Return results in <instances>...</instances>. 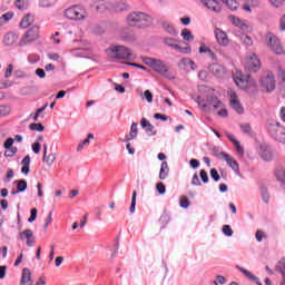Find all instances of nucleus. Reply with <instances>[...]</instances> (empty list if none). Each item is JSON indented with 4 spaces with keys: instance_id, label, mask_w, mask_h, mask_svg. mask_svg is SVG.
<instances>
[{
    "instance_id": "f257e3e1",
    "label": "nucleus",
    "mask_w": 285,
    "mask_h": 285,
    "mask_svg": "<svg viewBox=\"0 0 285 285\" xmlns=\"http://www.w3.org/2000/svg\"><path fill=\"white\" fill-rule=\"evenodd\" d=\"M127 24L130 28H150L153 26V17L141 11H134L128 14Z\"/></svg>"
},
{
    "instance_id": "f03ea898",
    "label": "nucleus",
    "mask_w": 285,
    "mask_h": 285,
    "mask_svg": "<svg viewBox=\"0 0 285 285\" xmlns=\"http://www.w3.org/2000/svg\"><path fill=\"white\" fill-rule=\"evenodd\" d=\"M107 56L109 59H116L117 61H132V50L128 49L126 46L117 45L110 46L107 50Z\"/></svg>"
},
{
    "instance_id": "7ed1b4c3",
    "label": "nucleus",
    "mask_w": 285,
    "mask_h": 285,
    "mask_svg": "<svg viewBox=\"0 0 285 285\" xmlns=\"http://www.w3.org/2000/svg\"><path fill=\"white\" fill-rule=\"evenodd\" d=\"M233 80L238 88H242V90L248 91L250 88H257V81L250 76H244L242 70L238 69L233 71Z\"/></svg>"
},
{
    "instance_id": "20e7f679",
    "label": "nucleus",
    "mask_w": 285,
    "mask_h": 285,
    "mask_svg": "<svg viewBox=\"0 0 285 285\" xmlns=\"http://www.w3.org/2000/svg\"><path fill=\"white\" fill-rule=\"evenodd\" d=\"M267 130L276 141L285 144V127L282 126V122L277 120H268Z\"/></svg>"
},
{
    "instance_id": "39448f33",
    "label": "nucleus",
    "mask_w": 285,
    "mask_h": 285,
    "mask_svg": "<svg viewBox=\"0 0 285 285\" xmlns=\"http://www.w3.org/2000/svg\"><path fill=\"white\" fill-rule=\"evenodd\" d=\"M65 17L71 21H83L88 17V12L83 7L76 4L65 10Z\"/></svg>"
},
{
    "instance_id": "423d86ee",
    "label": "nucleus",
    "mask_w": 285,
    "mask_h": 285,
    "mask_svg": "<svg viewBox=\"0 0 285 285\" xmlns=\"http://www.w3.org/2000/svg\"><path fill=\"white\" fill-rule=\"evenodd\" d=\"M144 63L146 66H150L155 72H158V75H163V77H168V66L164 63V61L155 58H144Z\"/></svg>"
},
{
    "instance_id": "0eeeda50",
    "label": "nucleus",
    "mask_w": 285,
    "mask_h": 285,
    "mask_svg": "<svg viewBox=\"0 0 285 285\" xmlns=\"http://www.w3.org/2000/svg\"><path fill=\"white\" fill-rule=\"evenodd\" d=\"M261 87L264 92H273V90H275V75L267 71L261 79Z\"/></svg>"
},
{
    "instance_id": "6e6552de",
    "label": "nucleus",
    "mask_w": 285,
    "mask_h": 285,
    "mask_svg": "<svg viewBox=\"0 0 285 285\" xmlns=\"http://www.w3.org/2000/svg\"><path fill=\"white\" fill-rule=\"evenodd\" d=\"M245 67L247 70H252L253 72H257L262 68V62L259 58L255 53H248L246 56Z\"/></svg>"
},
{
    "instance_id": "1a4fd4ad",
    "label": "nucleus",
    "mask_w": 285,
    "mask_h": 285,
    "mask_svg": "<svg viewBox=\"0 0 285 285\" xmlns=\"http://www.w3.org/2000/svg\"><path fill=\"white\" fill-rule=\"evenodd\" d=\"M209 72H212L216 79H226V77H228V70H226V67L219 63H212L209 66Z\"/></svg>"
},
{
    "instance_id": "9d476101",
    "label": "nucleus",
    "mask_w": 285,
    "mask_h": 285,
    "mask_svg": "<svg viewBox=\"0 0 285 285\" xmlns=\"http://www.w3.org/2000/svg\"><path fill=\"white\" fill-rule=\"evenodd\" d=\"M164 43H166V46H169L170 48H175L176 50H179L180 52H188L189 50L188 43L177 41L174 38H165Z\"/></svg>"
},
{
    "instance_id": "9b49d317",
    "label": "nucleus",
    "mask_w": 285,
    "mask_h": 285,
    "mask_svg": "<svg viewBox=\"0 0 285 285\" xmlns=\"http://www.w3.org/2000/svg\"><path fill=\"white\" fill-rule=\"evenodd\" d=\"M229 104L232 108L238 114L243 115L244 114V107L242 106V102H239V98L237 97V92L235 91H229Z\"/></svg>"
},
{
    "instance_id": "f8f14e48",
    "label": "nucleus",
    "mask_w": 285,
    "mask_h": 285,
    "mask_svg": "<svg viewBox=\"0 0 285 285\" xmlns=\"http://www.w3.org/2000/svg\"><path fill=\"white\" fill-rule=\"evenodd\" d=\"M267 46L273 52H275V55H284V47L282 46L279 38L271 37L268 39Z\"/></svg>"
},
{
    "instance_id": "ddd939ff",
    "label": "nucleus",
    "mask_w": 285,
    "mask_h": 285,
    "mask_svg": "<svg viewBox=\"0 0 285 285\" xmlns=\"http://www.w3.org/2000/svg\"><path fill=\"white\" fill-rule=\"evenodd\" d=\"M202 3L207 8V10H210L212 12H216V14H219L222 12V2L218 0H200Z\"/></svg>"
},
{
    "instance_id": "4468645a",
    "label": "nucleus",
    "mask_w": 285,
    "mask_h": 285,
    "mask_svg": "<svg viewBox=\"0 0 285 285\" xmlns=\"http://www.w3.org/2000/svg\"><path fill=\"white\" fill-rule=\"evenodd\" d=\"M20 239L23 242L27 240V246L32 248L35 246V232L32 229H24L19 234Z\"/></svg>"
},
{
    "instance_id": "2eb2a0df",
    "label": "nucleus",
    "mask_w": 285,
    "mask_h": 285,
    "mask_svg": "<svg viewBox=\"0 0 285 285\" xmlns=\"http://www.w3.org/2000/svg\"><path fill=\"white\" fill-rule=\"evenodd\" d=\"M209 108H214V110H217V108H220L219 111H217V115L219 117H228V110H226V108H223V104L222 101L217 100V98H215L213 101H208L207 105Z\"/></svg>"
},
{
    "instance_id": "dca6fc26",
    "label": "nucleus",
    "mask_w": 285,
    "mask_h": 285,
    "mask_svg": "<svg viewBox=\"0 0 285 285\" xmlns=\"http://www.w3.org/2000/svg\"><path fill=\"white\" fill-rule=\"evenodd\" d=\"M220 157H223V159H225L227 166H229V168L234 169L235 173L239 171V164L237 163V160H235V158H233V156L222 151Z\"/></svg>"
},
{
    "instance_id": "f3484780",
    "label": "nucleus",
    "mask_w": 285,
    "mask_h": 285,
    "mask_svg": "<svg viewBox=\"0 0 285 285\" xmlns=\"http://www.w3.org/2000/svg\"><path fill=\"white\" fill-rule=\"evenodd\" d=\"M88 35H95L96 37H101L106 35V27L104 24H94L87 29Z\"/></svg>"
},
{
    "instance_id": "a211bd4d",
    "label": "nucleus",
    "mask_w": 285,
    "mask_h": 285,
    "mask_svg": "<svg viewBox=\"0 0 285 285\" xmlns=\"http://www.w3.org/2000/svg\"><path fill=\"white\" fill-rule=\"evenodd\" d=\"M21 285H32V273L30 272V268L24 267L22 269V276L20 279Z\"/></svg>"
},
{
    "instance_id": "6ab92c4d",
    "label": "nucleus",
    "mask_w": 285,
    "mask_h": 285,
    "mask_svg": "<svg viewBox=\"0 0 285 285\" xmlns=\"http://www.w3.org/2000/svg\"><path fill=\"white\" fill-rule=\"evenodd\" d=\"M48 145H43V161H46L47 166H52L55 161H57V154H49L48 157Z\"/></svg>"
},
{
    "instance_id": "aec40b11",
    "label": "nucleus",
    "mask_w": 285,
    "mask_h": 285,
    "mask_svg": "<svg viewBox=\"0 0 285 285\" xmlns=\"http://www.w3.org/2000/svg\"><path fill=\"white\" fill-rule=\"evenodd\" d=\"M137 135H139L138 124L132 122L130 127V132L127 137H125L124 141H132V139H136Z\"/></svg>"
},
{
    "instance_id": "412c9836",
    "label": "nucleus",
    "mask_w": 285,
    "mask_h": 285,
    "mask_svg": "<svg viewBox=\"0 0 285 285\" xmlns=\"http://www.w3.org/2000/svg\"><path fill=\"white\" fill-rule=\"evenodd\" d=\"M140 126H141V128H144V130H146V132H151V135H157V131H154L155 126H153V124H150V121H148V119L142 118L140 120Z\"/></svg>"
},
{
    "instance_id": "4be33fe9",
    "label": "nucleus",
    "mask_w": 285,
    "mask_h": 285,
    "mask_svg": "<svg viewBox=\"0 0 285 285\" xmlns=\"http://www.w3.org/2000/svg\"><path fill=\"white\" fill-rule=\"evenodd\" d=\"M21 173L22 175H28L30 173V155H27L22 160H21Z\"/></svg>"
},
{
    "instance_id": "5701e85b",
    "label": "nucleus",
    "mask_w": 285,
    "mask_h": 285,
    "mask_svg": "<svg viewBox=\"0 0 285 285\" xmlns=\"http://www.w3.org/2000/svg\"><path fill=\"white\" fill-rule=\"evenodd\" d=\"M169 173H170V168L168 167V163L163 161L160 166V171H159V179L161 180L166 179Z\"/></svg>"
},
{
    "instance_id": "b1692460",
    "label": "nucleus",
    "mask_w": 285,
    "mask_h": 285,
    "mask_svg": "<svg viewBox=\"0 0 285 285\" xmlns=\"http://www.w3.org/2000/svg\"><path fill=\"white\" fill-rule=\"evenodd\" d=\"M95 9L97 10V12H106V10H110V3L104 0L97 1L95 4Z\"/></svg>"
},
{
    "instance_id": "393cba45",
    "label": "nucleus",
    "mask_w": 285,
    "mask_h": 285,
    "mask_svg": "<svg viewBox=\"0 0 285 285\" xmlns=\"http://www.w3.org/2000/svg\"><path fill=\"white\" fill-rule=\"evenodd\" d=\"M163 28L164 30H166V32H168V35H179V31H177V29H175V26H173L170 22H163Z\"/></svg>"
},
{
    "instance_id": "a878e982",
    "label": "nucleus",
    "mask_w": 285,
    "mask_h": 285,
    "mask_svg": "<svg viewBox=\"0 0 285 285\" xmlns=\"http://www.w3.org/2000/svg\"><path fill=\"white\" fill-rule=\"evenodd\" d=\"M90 139H95V135L94 134H89L83 141L78 144L77 151L81 153V150H83L85 146H90Z\"/></svg>"
},
{
    "instance_id": "bb28decb",
    "label": "nucleus",
    "mask_w": 285,
    "mask_h": 285,
    "mask_svg": "<svg viewBox=\"0 0 285 285\" xmlns=\"http://www.w3.org/2000/svg\"><path fill=\"white\" fill-rule=\"evenodd\" d=\"M32 23V16L30 13L26 14L20 21V28H28Z\"/></svg>"
},
{
    "instance_id": "cd10ccee",
    "label": "nucleus",
    "mask_w": 285,
    "mask_h": 285,
    "mask_svg": "<svg viewBox=\"0 0 285 285\" xmlns=\"http://www.w3.org/2000/svg\"><path fill=\"white\" fill-rule=\"evenodd\" d=\"M14 184H17L18 193H26V190L28 189V181H26L24 179L16 180Z\"/></svg>"
},
{
    "instance_id": "c85d7f7f",
    "label": "nucleus",
    "mask_w": 285,
    "mask_h": 285,
    "mask_svg": "<svg viewBox=\"0 0 285 285\" xmlns=\"http://www.w3.org/2000/svg\"><path fill=\"white\" fill-rule=\"evenodd\" d=\"M261 195H262V200L265 204H268V202H271V194H268V189L266 187L261 188Z\"/></svg>"
},
{
    "instance_id": "c756f323",
    "label": "nucleus",
    "mask_w": 285,
    "mask_h": 285,
    "mask_svg": "<svg viewBox=\"0 0 285 285\" xmlns=\"http://www.w3.org/2000/svg\"><path fill=\"white\" fill-rule=\"evenodd\" d=\"M14 17V13L12 12H7L0 17V26H4V23H8L10 19Z\"/></svg>"
},
{
    "instance_id": "7c9ffc66",
    "label": "nucleus",
    "mask_w": 285,
    "mask_h": 285,
    "mask_svg": "<svg viewBox=\"0 0 285 285\" xmlns=\"http://www.w3.org/2000/svg\"><path fill=\"white\" fill-rule=\"evenodd\" d=\"M29 128L31 130H36L37 132H43V130H46V127L41 122L30 124Z\"/></svg>"
},
{
    "instance_id": "2f4dec72",
    "label": "nucleus",
    "mask_w": 285,
    "mask_h": 285,
    "mask_svg": "<svg viewBox=\"0 0 285 285\" xmlns=\"http://www.w3.org/2000/svg\"><path fill=\"white\" fill-rule=\"evenodd\" d=\"M24 37H39V27H31L26 33Z\"/></svg>"
},
{
    "instance_id": "473e14b6",
    "label": "nucleus",
    "mask_w": 285,
    "mask_h": 285,
    "mask_svg": "<svg viewBox=\"0 0 285 285\" xmlns=\"http://www.w3.org/2000/svg\"><path fill=\"white\" fill-rule=\"evenodd\" d=\"M55 3H57V0H39L40 8H51Z\"/></svg>"
},
{
    "instance_id": "72a5a7b5",
    "label": "nucleus",
    "mask_w": 285,
    "mask_h": 285,
    "mask_svg": "<svg viewBox=\"0 0 285 285\" xmlns=\"http://www.w3.org/2000/svg\"><path fill=\"white\" fill-rule=\"evenodd\" d=\"M276 178L278 181H282L283 184H285V169L284 168L276 169Z\"/></svg>"
},
{
    "instance_id": "f704fd0d",
    "label": "nucleus",
    "mask_w": 285,
    "mask_h": 285,
    "mask_svg": "<svg viewBox=\"0 0 285 285\" xmlns=\"http://www.w3.org/2000/svg\"><path fill=\"white\" fill-rule=\"evenodd\" d=\"M261 157L264 159V161H271V159H273V153H271L268 149H265L261 153Z\"/></svg>"
},
{
    "instance_id": "c9c22d12",
    "label": "nucleus",
    "mask_w": 285,
    "mask_h": 285,
    "mask_svg": "<svg viewBox=\"0 0 285 285\" xmlns=\"http://www.w3.org/2000/svg\"><path fill=\"white\" fill-rule=\"evenodd\" d=\"M135 206H137V190L132 191L131 205H130V208H129V212L131 214L135 213Z\"/></svg>"
},
{
    "instance_id": "e433bc0d",
    "label": "nucleus",
    "mask_w": 285,
    "mask_h": 285,
    "mask_svg": "<svg viewBox=\"0 0 285 285\" xmlns=\"http://www.w3.org/2000/svg\"><path fill=\"white\" fill-rule=\"evenodd\" d=\"M276 271L281 273L282 275H285V258H282L277 265H276Z\"/></svg>"
},
{
    "instance_id": "4c0bfd02",
    "label": "nucleus",
    "mask_w": 285,
    "mask_h": 285,
    "mask_svg": "<svg viewBox=\"0 0 285 285\" xmlns=\"http://www.w3.org/2000/svg\"><path fill=\"white\" fill-rule=\"evenodd\" d=\"M223 3H226L227 8L229 10H236L237 9V0H222Z\"/></svg>"
},
{
    "instance_id": "58836bf2",
    "label": "nucleus",
    "mask_w": 285,
    "mask_h": 285,
    "mask_svg": "<svg viewBox=\"0 0 285 285\" xmlns=\"http://www.w3.org/2000/svg\"><path fill=\"white\" fill-rule=\"evenodd\" d=\"M240 130L244 135H253V129L249 124L240 125Z\"/></svg>"
},
{
    "instance_id": "ea45409f",
    "label": "nucleus",
    "mask_w": 285,
    "mask_h": 285,
    "mask_svg": "<svg viewBox=\"0 0 285 285\" xmlns=\"http://www.w3.org/2000/svg\"><path fill=\"white\" fill-rule=\"evenodd\" d=\"M236 268H238V271H240V273H243V275H245V277H248V279H257V277H255V275L250 274V272H248V269H245L239 266H236Z\"/></svg>"
},
{
    "instance_id": "a19ab883",
    "label": "nucleus",
    "mask_w": 285,
    "mask_h": 285,
    "mask_svg": "<svg viewBox=\"0 0 285 285\" xmlns=\"http://www.w3.org/2000/svg\"><path fill=\"white\" fill-rule=\"evenodd\" d=\"M3 43H4V46H14V43H17V38H14V37H4Z\"/></svg>"
},
{
    "instance_id": "79ce46f5",
    "label": "nucleus",
    "mask_w": 285,
    "mask_h": 285,
    "mask_svg": "<svg viewBox=\"0 0 285 285\" xmlns=\"http://www.w3.org/2000/svg\"><path fill=\"white\" fill-rule=\"evenodd\" d=\"M223 233L224 235H226V237H233V228L230 227V225H224Z\"/></svg>"
},
{
    "instance_id": "37998d69",
    "label": "nucleus",
    "mask_w": 285,
    "mask_h": 285,
    "mask_svg": "<svg viewBox=\"0 0 285 285\" xmlns=\"http://www.w3.org/2000/svg\"><path fill=\"white\" fill-rule=\"evenodd\" d=\"M216 39L219 46H228V43H230V39H228V37H217Z\"/></svg>"
},
{
    "instance_id": "c03bdc74",
    "label": "nucleus",
    "mask_w": 285,
    "mask_h": 285,
    "mask_svg": "<svg viewBox=\"0 0 285 285\" xmlns=\"http://www.w3.org/2000/svg\"><path fill=\"white\" fill-rule=\"evenodd\" d=\"M282 82H281V95L285 97V71L281 72Z\"/></svg>"
},
{
    "instance_id": "a18cd8bd",
    "label": "nucleus",
    "mask_w": 285,
    "mask_h": 285,
    "mask_svg": "<svg viewBox=\"0 0 285 285\" xmlns=\"http://www.w3.org/2000/svg\"><path fill=\"white\" fill-rule=\"evenodd\" d=\"M188 206H190V200H188V197L181 196L180 197V207L188 208Z\"/></svg>"
},
{
    "instance_id": "49530a36",
    "label": "nucleus",
    "mask_w": 285,
    "mask_h": 285,
    "mask_svg": "<svg viewBox=\"0 0 285 285\" xmlns=\"http://www.w3.org/2000/svg\"><path fill=\"white\" fill-rule=\"evenodd\" d=\"M156 190L159 193V195H166V185H164V183H158L156 185Z\"/></svg>"
},
{
    "instance_id": "de8ad7c7",
    "label": "nucleus",
    "mask_w": 285,
    "mask_h": 285,
    "mask_svg": "<svg viewBox=\"0 0 285 285\" xmlns=\"http://www.w3.org/2000/svg\"><path fill=\"white\" fill-rule=\"evenodd\" d=\"M14 6L18 10H26L27 8L26 0H16Z\"/></svg>"
},
{
    "instance_id": "09e8293b",
    "label": "nucleus",
    "mask_w": 285,
    "mask_h": 285,
    "mask_svg": "<svg viewBox=\"0 0 285 285\" xmlns=\"http://www.w3.org/2000/svg\"><path fill=\"white\" fill-rule=\"evenodd\" d=\"M269 3L274 8H282V6L285 3V0H269Z\"/></svg>"
},
{
    "instance_id": "8fccbe9b",
    "label": "nucleus",
    "mask_w": 285,
    "mask_h": 285,
    "mask_svg": "<svg viewBox=\"0 0 285 285\" xmlns=\"http://www.w3.org/2000/svg\"><path fill=\"white\" fill-rule=\"evenodd\" d=\"M210 177H212V179H214V181H219V179H220L219 173L215 168L210 169Z\"/></svg>"
},
{
    "instance_id": "3c124183",
    "label": "nucleus",
    "mask_w": 285,
    "mask_h": 285,
    "mask_svg": "<svg viewBox=\"0 0 285 285\" xmlns=\"http://www.w3.org/2000/svg\"><path fill=\"white\" fill-rule=\"evenodd\" d=\"M17 155V147H11L4 153L6 157H14Z\"/></svg>"
},
{
    "instance_id": "603ef678",
    "label": "nucleus",
    "mask_w": 285,
    "mask_h": 285,
    "mask_svg": "<svg viewBox=\"0 0 285 285\" xmlns=\"http://www.w3.org/2000/svg\"><path fill=\"white\" fill-rule=\"evenodd\" d=\"M144 97L148 101V104H153V91H150L148 89L145 90Z\"/></svg>"
},
{
    "instance_id": "864d4df0",
    "label": "nucleus",
    "mask_w": 285,
    "mask_h": 285,
    "mask_svg": "<svg viewBox=\"0 0 285 285\" xmlns=\"http://www.w3.org/2000/svg\"><path fill=\"white\" fill-rule=\"evenodd\" d=\"M50 224H52V212L49 213L45 219V230H48V226H50Z\"/></svg>"
},
{
    "instance_id": "5fc2aeb1",
    "label": "nucleus",
    "mask_w": 285,
    "mask_h": 285,
    "mask_svg": "<svg viewBox=\"0 0 285 285\" xmlns=\"http://www.w3.org/2000/svg\"><path fill=\"white\" fill-rule=\"evenodd\" d=\"M31 148L36 155H39V153H41V144L40 142H33Z\"/></svg>"
},
{
    "instance_id": "6e6d98bb",
    "label": "nucleus",
    "mask_w": 285,
    "mask_h": 285,
    "mask_svg": "<svg viewBox=\"0 0 285 285\" xmlns=\"http://www.w3.org/2000/svg\"><path fill=\"white\" fill-rule=\"evenodd\" d=\"M199 52L200 53L207 52L208 55L213 56V50H210V48L206 47V45H200Z\"/></svg>"
},
{
    "instance_id": "4d7b16f0",
    "label": "nucleus",
    "mask_w": 285,
    "mask_h": 285,
    "mask_svg": "<svg viewBox=\"0 0 285 285\" xmlns=\"http://www.w3.org/2000/svg\"><path fill=\"white\" fill-rule=\"evenodd\" d=\"M236 151L238 153V155H244V147H242V144L238 141H235L234 144Z\"/></svg>"
},
{
    "instance_id": "13d9d810",
    "label": "nucleus",
    "mask_w": 285,
    "mask_h": 285,
    "mask_svg": "<svg viewBox=\"0 0 285 285\" xmlns=\"http://www.w3.org/2000/svg\"><path fill=\"white\" fill-rule=\"evenodd\" d=\"M191 185L193 186H202V181L199 180V176L197 174H194L193 179H191Z\"/></svg>"
},
{
    "instance_id": "bf43d9fd",
    "label": "nucleus",
    "mask_w": 285,
    "mask_h": 285,
    "mask_svg": "<svg viewBox=\"0 0 285 285\" xmlns=\"http://www.w3.org/2000/svg\"><path fill=\"white\" fill-rule=\"evenodd\" d=\"M30 213H31V215H30L28 222L30 224H32V222H35L37 219V208H32Z\"/></svg>"
},
{
    "instance_id": "052dcab7",
    "label": "nucleus",
    "mask_w": 285,
    "mask_h": 285,
    "mask_svg": "<svg viewBox=\"0 0 285 285\" xmlns=\"http://www.w3.org/2000/svg\"><path fill=\"white\" fill-rule=\"evenodd\" d=\"M215 285H219V284H226V277L218 275L216 276V281H214Z\"/></svg>"
},
{
    "instance_id": "680f3d73",
    "label": "nucleus",
    "mask_w": 285,
    "mask_h": 285,
    "mask_svg": "<svg viewBox=\"0 0 285 285\" xmlns=\"http://www.w3.org/2000/svg\"><path fill=\"white\" fill-rule=\"evenodd\" d=\"M200 179L204 184H208V173H206L204 169L200 170Z\"/></svg>"
},
{
    "instance_id": "e2e57ef3",
    "label": "nucleus",
    "mask_w": 285,
    "mask_h": 285,
    "mask_svg": "<svg viewBox=\"0 0 285 285\" xmlns=\"http://www.w3.org/2000/svg\"><path fill=\"white\" fill-rule=\"evenodd\" d=\"M10 109L6 106H0V117H6V115H9Z\"/></svg>"
},
{
    "instance_id": "0e129e2a",
    "label": "nucleus",
    "mask_w": 285,
    "mask_h": 285,
    "mask_svg": "<svg viewBox=\"0 0 285 285\" xmlns=\"http://www.w3.org/2000/svg\"><path fill=\"white\" fill-rule=\"evenodd\" d=\"M12 144H14V139H13V138H8V139L4 141V148H7V149L12 148Z\"/></svg>"
},
{
    "instance_id": "69168bd1",
    "label": "nucleus",
    "mask_w": 285,
    "mask_h": 285,
    "mask_svg": "<svg viewBox=\"0 0 285 285\" xmlns=\"http://www.w3.org/2000/svg\"><path fill=\"white\" fill-rule=\"evenodd\" d=\"M240 39L245 46H253V39L250 37H243Z\"/></svg>"
},
{
    "instance_id": "338daca9",
    "label": "nucleus",
    "mask_w": 285,
    "mask_h": 285,
    "mask_svg": "<svg viewBox=\"0 0 285 285\" xmlns=\"http://www.w3.org/2000/svg\"><path fill=\"white\" fill-rule=\"evenodd\" d=\"M279 118L282 119V121H284L285 124V107H282L279 110Z\"/></svg>"
},
{
    "instance_id": "774afa93",
    "label": "nucleus",
    "mask_w": 285,
    "mask_h": 285,
    "mask_svg": "<svg viewBox=\"0 0 285 285\" xmlns=\"http://www.w3.org/2000/svg\"><path fill=\"white\" fill-rule=\"evenodd\" d=\"M279 30L282 32H284V30H285V16H283L281 19Z\"/></svg>"
}]
</instances>
